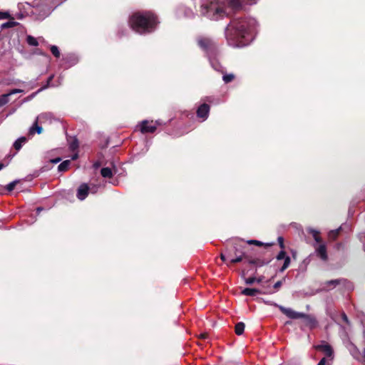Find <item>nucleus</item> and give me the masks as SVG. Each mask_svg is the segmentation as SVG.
Returning <instances> with one entry per match:
<instances>
[{"instance_id":"obj_7","label":"nucleus","mask_w":365,"mask_h":365,"mask_svg":"<svg viewBox=\"0 0 365 365\" xmlns=\"http://www.w3.org/2000/svg\"><path fill=\"white\" fill-rule=\"evenodd\" d=\"M316 349L323 351L325 356L329 358L330 361L334 359V351L331 345L327 342L322 341L320 344L315 346Z\"/></svg>"},{"instance_id":"obj_19","label":"nucleus","mask_w":365,"mask_h":365,"mask_svg":"<svg viewBox=\"0 0 365 365\" xmlns=\"http://www.w3.org/2000/svg\"><path fill=\"white\" fill-rule=\"evenodd\" d=\"M308 232L312 235L313 238L317 242H321V237L319 236V232L318 230H316L313 228H309L307 230Z\"/></svg>"},{"instance_id":"obj_3","label":"nucleus","mask_w":365,"mask_h":365,"mask_svg":"<svg viewBox=\"0 0 365 365\" xmlns=\"http://www.w3.org/2000/svg\"><path fill=\"white\" fill-rule=\"evenodd\" d=\"M158 23L157 17L151 12L135 13L129 20L132 29L140 34L152 32Z\"/></svg>"},{"instance_id":"obj_39","label":"nucleus","mask_w":365,"mask_h":365,"mask_svg":"<svg viewBox=\"0 0 365 365\" xmlns=\"http://www.w3.org/2000/svg\"><path fill=\"white\" fill-rule=\"evenodd\" d=\"M277 241L279 242V245L280 247L282 249H284V239H283V237H279L277 238Z\"/></svg>"},{"instance_id":"obj_42","label":"nucleus","mask_w":365,"mask_h":365,"mask_svg":"<svg viewBox=\"0 0 365 365\" xmlns=\"http://www.w3.org/2000/svg\"><path fill=\"white\" fill-rule=\"evenodd\" d=\"M282 280H280V281H278L277 282L274 284V289H279L282 284Z\"/></svg>"},{"instance_id":"obj_5","label":"nucleus","mask_w":365,"mask_h":365,"mask_svg":"<svg viewBox=\"0 0 365 365\" xmlns=\"http://www.w3.org/2000/svg\"><path fill=\"white\" fill-rule=\"evenodd\" d=\"M197 42L199 47L205 51L210 61L211 56L215 55L217 51L215 42L212 39L205 36L198 37Z\"/></svg>"},{"instance_id":"obj_37","label":"nucleus","mask_w":365,"mask_h":365,"mask_svg":"<svg viewBox=\"0 0 365 365\" xmlns=\"http://www.w3.org/2000/svg\"><path fill=\"white\" fill-rule=\"evenodd\" d=\"M192 15H193V13L190 9H185V11H184L185 16L191 17V16H192Z\"/></svg>"},{"instance_id":"obj_36","label":"nucleus","mask_w":365,"mask_h":365,"mask_svg":"<svg viewBox=\"0 0 365 365\" xmlns=\"http://www.w3.org/2000/svg\"><path fill=\"white\" fill-rule=\"evenodd\" d=\"M23 92H24V91L21 89L15 88V89L11 90L9 93H8V94L10 96L11 95H14L16 93H23Z\"/></svg>"},{"instance_id":"obj_2","label":"nucleus","mask_w":365,"mask_h":365,"mask_svg":"<svg viewBox=\"0 0 365 365\" xmlns=\"http://www.w3.org/2000/svg\"><path fill=\"white\" fill-rule=\"evenodd\" d=\"M240 0H214L201 5V15L210 20L218 21L230 16L241 7Z\"/></svg>"},{"instance_id":"obj_12","label":"nucleus","mask_w":365,"mask_h":365,"mask_svg":"<svg viewBox=\"0 0 365 365\" xmlns=\"http://www.w3.org/2000/svg\"><path fill=\"white\" fill-rule=\"evenodd\" d=\"M89 186L86 183L81 184L77 190V197L80 200H83L88 196Z\"/></svg>"},{"instance_id":"obj_10","label":"nucleus","mask_w":365,"mask_h":365,"mask_svg":"<svg viewBox=\"0 0 365 365\" xmlns=\"http://www.w3.org/2000/svg\"><path fill=\"white\" fill-rule=\"evenodd\" d=\"M277 260L284 259V264L280 268L279 272H283L290 264V257L286 256V252L284 250H281L276 257Z\"/></svg>"},{"instance_id":"obj_31","label":"nucleus","mask_w":365,"mask_h":365,"mask_svg":"<svg viewBox=\"0 0 365 365\" xmlns=\"http://www.w3.org/2000/svg\"><path fill=\"white\" fill-rule=\"evenodd\" d=\"M234 75L230 73L224 75L222 79L225 81V83H229L231 82L234 79Z\"/></svg>"},{"instance_id":"obj_8","label":"nucleus","mask_w":365,"mask_h":365,"mask_svg":"<svg viewBox=\"0 0 365 365\" xmlns=\"http://www.w3.org/2000/svg\"><path fill=\"white\" fill-rule=\"evenodd\" d=\"M140 130L143 133H153L156 130V126L153 121L149 122L147 120H143L140 125Z\"/></svg>"},{"instance_id":"obj_35","label":"nucleus","mask_w":365,"mask_h":365,"mask_svg":"<svg viewBox=\"0 0 365 365\" xmlns=\"http://www.w3.org/2000/svg\"><path fill=\"white\" fill-rule=\"evenodd\" d=\"M257 280V278L255 277H249V278H247L245 279V283L247 284H252L253 283H255Z\"/></svg>"},{"instance_id":"obj_4","label":"nucleus","mask_w":365,"mask_h":365,"mask_svg":"<svg viewBox=\"0 0 365 365\" xmlns=\"http://www.w3.org/2000/svg\"><path fill=\"white\" fill-rule=\"evenodd\" d=\"M279 309L284 314H285L289 319H304L305 326L309 327L310 329L316 328L318 325V322L314 316L307 314L302 312H298L293 310L291 308H286L283 306H279Z\"/></svg>"},{"instance_id":"obj_46","label":"nucleus","mask_w":365,"mask_h":365,"mask_svg":"<svg viewBox=\"0 0 365 365\" xmlns=\"http://www.w3.org/2000/svg\"><path fill=\"white\" fill-rule=\"evenodd\" d=\"M153 123L156 127L163 125V122L160 120H155Z\"/></svg>"},{"instance_id":"obj_21","label":"nucleus","mask_w":365,"mask_h":365,"mask_svg":"<svg viewBox=\"0 0 365 365\" xmlns=\"http://www.w3.org/2000/svg\"><path fill=\"white\" fill-rule=\"evenodd\" d=\"M245 325L243 322H238L235 325V333L237 335H241L243 334L245 330Z\"/></svg>"},{"instance_id":"obj_6","label":"nucleus","mask_w":365,"mask_h":365,"mask_svg":"<svg viewBox=\"0 0 365 365\" xmlns=\"http://www.w3.org/2000/svg\"><path fill=\"white\" fill-rule=\"evenodd\" d=\"M244 245L243 242L242 240L237 241L234 245V250H235V257H232L230 259L231 263H237L240 262L242 260L243 256H244Z\"/></svg>"},{"instance_id":"obj_22","label":"nucleus","mask_w":365,"mask_h":365,"mask_svg":"<svg viewBox=\"0 0 365 365\" xmlns=\"http://www.w3.org/2000/svg\"><path fill=\"white\" fill-rule=\"evenodd\" d=\"M26 42L29 45L33 46H37L38 45V39L30 35L27 36Z\"/></svg>"},{"instance_id":"obj_27","label":"nucleus","mask_w":365,"mask_h":365,"mask_svg":"<svg viewBox=\"0 0 365 365\" xmlns=\"http://www.w3.org/2000/svg\"><path fill=\"white\" fill-rule=\"evenodd\" d=\"M50 49H51L52 54L55 57L58 58L60 56V51H59L58 48L56 46H54V45L51 46Z\"/></svg>"},{"instance_id":"obj_9","label":"nucleus","mask_w":365,"mask_h":365,"mask_svg":"<svg viewBox=\"0 0 365 365\" xmlns=\"http://www.w3.org/2000/svg\"><path fill=\"white\" fill-rule=\"evenodd\" d=\"M111 167H105L101 170V174L103 178H111L114 174H117L118 173L116 165L111 162Z\"/></svg>"},{"instance_id":"obj_52","label":"nucleus","mask_w":365,"mask_h":365,"mask_svg":"<svg viewBox=\"0 0 365 365\" xmlns=\"http://www.w3.org/2000/svg\"><path fill=\"white\" fill-rule=\"evenodd\" d=\"M52 160H62V158L59 156H57V157H55L54 158H53Z\"/></svg>"},{"instance_id":"obj_57","label":"nucleus","mask_w":365,"mask_h":365,"mask_svg":"<svg viewBox=\"0 0 365 365\" xmlns=\"http://www.w3.org/2000/svg\"><path fill=\"white\" fill-rule=\"evenodd\" d=\"M76 61H76V59H75V60H73V64L76 63Z\"/></svg>"},{"instance_id":"obj_14","label":"nucleus","mask_w":365,"mask_h":365,"mask_svg":"<svg viewBox=\"0 0 365 365\" xmlns=\"http://www.w3.org/2000/svg\"><path fill=\"white\" fill-rule=\"evenodd\" d=\"M47 115H48V114L45 113V114H41L36 118L35 123L29 129L30 134H34L35 131H36L37 133H38V134H40L41 133L42 128L41 126L38 125V120L40 119H42L43 118H46Z\"/></svg>"},{"instance_id":"obj_18","label":"nucleus","mask_w":365,"mask_h":365,"mask_svg":"<svg viewBox=\"0 0 365 365\" xmlns=\"http://www.w3.org/2000/svg\"><path fill=\"white\" fill-rule=\"evenodd\" d=\"M26 142V138L25 137H21L14 143V147L16 150H19Z\"/></svg>"},{"instance_id":"obj_38","label":"nucleus","mask_w":365,"mask_h":365,"mask_svg":"<svg viewBox=\"0 0 365 365\" xmlns=\"http://www.w3.org/2000/svg\"><path fill=\"white\" fill-rule=\"evenodd\" d=\"M9 17V14L8 12L0 11V19H6Z\"/></svg>"},{"instance_id":"obj_26","label":"nucleus","mask_w":365,"mask_h":365,"mask_svg":"<svg viewBox=\"0 0 365 365\" xmlns=\"http://www.w3.org/2000/svg\"><path fill=\"white\" fill-rule=\"evenodd\" d=\"M19 180H14V181L11 182L10 183H9V184L6 186L5 189H6V190H7V191L11 192V191H12V190L14 189L15 186H16V185H17V183H19Z\"/></svg>"},{"instance_id":"obj_20","label":"nucleus","mask_w":365,"mask_h":365,"mask_svg":"<svg viewBox=\"0 0 365 365\" xmlns=\"http://www.w3.org/2000/svg\"><path fill=\"white\" fill-rule=\"evenodd\" d=\"M71 161H62V163L58 166V170L59 172H65L68 170L70 167Z\"/></svg>"},{"instance_id":"obj_41","label":"nucleus","mask_w":365,"mask_h":365,"mask_svg":"<svg viewBox=\"0 0 365 365\" xmlns=\"http://www.w3.org/2000/svg\"><path fill=\"white\" fill-rule=\"evenodd\" d=\"M24 6H27L28 7H31V6L29 4H28V3H25V4H24V3H19V4H18V7H19V9L20 10H21V9H22V8H24Z\"/></svg>"},{"instance_id":"obj_44","label":"nucleus","mask_w":365,"mask_h":365,"mask_svg":"<svg viewBox=\"0 0 365 365\" xmlns=\"http://www.w3.org/2000/svg\"><path fill=\"white\" fill-rule=\"evenodd\" d=\"M327 363V360L326 357H324L319 361V362L317 364V365H326Z\"/></svg>"},{"instance_id":"obj_33","label":"nucleus","mask_w":365,"mask_h":365,"mask_svg":"<svg viewBox=\"0 0 365 365\" xmlns=\"http://www.w3.org/2000/svg\"><path fill=\"white\" fill-rule=\"evenodd\" d=\"M247 243L248 245H257V246H262V242H260V241H258V240H247Z\"/></svg>"},{"instance_id":"obj_24","label":"nucleus","mask_w":365,"mask_h":365,"mask_svg":"<svg viewBox=\"0 0 365 365\" xmlns=\"http://www.w3.org/2000/svg\"><path fill=\"white\" fill-rule=\"evenodd\" d=\"M9 97L8 93L0 96V107L6 105L9 101Z\"/></svg>"},{"instance_id":"obj_56","label":"nucleus","mask_w":365,"mask_h":365,"mask_svg":"<svg viewBox=\"0 0 365 365\" xmlns=\"http://www.w3.org/2000/svg\"><path fill=\"white\" fill-rule=\"evenodd\" d=\"M39 40H41V41H43V38L42 37H40V38H39Z\"/></svg>"},{"instance_id":"obj_54","label":"nucleus","mask_w":365,"mask_h":365,"mask_svg":"<svg viewBox=\"0 0 365 365\" xmlns=\"http://www.w3.org/2000/svg\"><path fill=\"white\" fill-rule=\"evenodd\" d=\"M51 163H54V164H56L58 163H59L60 161H57V160H55V161H49Z\"/></svg>"},{"instance_id":"obj_28","label":"nucleus","mask_w":365,"mask_h":365,"mask_svg":"<svg viewBox=\"0 0 365 365\" xmlns=\"http://www.w3.org/2000/svg\"><path fill=\"white\" fill-rule=\"evenodd\" d=\"M210 63L212 66V68L217 71H221V73H223V71H221L220 68H221V66L215 61H212V60H210Z\"/></svg>"},{"instance_id":"obj_17","label":"nucleus","mask_w":365,"mask_h":365,"mask_svg":"<svg viewBox=\"0 0 365 365\" xmlns=\"http://www.w3.org/2000/svg\"><path fill=\"white\" fill-rule=\"evenodd\" d=\"M241 293L242 294L245 296L253 297L256 296L257 294H260L261 292L259 289L255 288H245L244 289L242 290Z\"/></svg>"},{"instance_id":"obj_13","label":"nucleus","mask_w":365,"mask_h":365,"mask_svg":"<svg viewBox=\"0 0 365 365\" xmlns=\"http://www.w3.org/2000/svg\"><path fill=\"white\" fill-rule=\"evenodd\" d=\"M341 283H343V284L344 286H346L349 289H353L352 284L346 279H331V280L327 282L326 284H327V285H329V286L336 287V285H339Z\"/></svg>"},{"instance_id":"obj_45","label":"nucleus","mask_w":365,"mask_h":365,"mask_svg":"<svg viewBox=\"0 0 365 365\" xmlns=\"http://www.w3.org/2000/svg\"><path fill=\"white\" fill-rule=\"evenodd\" d=\"M53 78V75H51V76L48 77V81H47V83H46V86H48V87L51 86V82Z\"/></svg>"},{"instance_id":"obj_49","label":"nucleus","mask_w":365,"mask_h":365,"mask_svg":"<svg viewBox=\"0 0 365 365\" xmlns=\"http://www.w3.org/2000/svg\"><path fill=\"white\" fill-rule=\"evenodd\" d=\"M43 210V207H38L36 208V213L37 214H39L41 212V211Z\"/></svg>"},{"instance_id":"obj_29","label":"nucleus","mask_w":365,"mask_h":365,"mask_svg":"<svg viewBox=\"0 0 365 365\" xmlns=\"http://www.w3.org/2000/svg\"><path fill=\"white\" fill-rule=\"evenodd\" d=\"M99 187H100V185L91 184V185L89 186L88 191L92 194H95L97 192Z\"/></svg>"},{"instance_id":"obj_32","label":"nucleus","mask_w":365,"mask_h":365,"mask_svg":"<svg viewBox=\"0 0 365 365\" xmlns=\"http://www.w3.org/2000/svg\"><path fill=\"white\" fill-rule=\"evenodd\" d=\"M341 230V227L336 229V230H331L330 232H329V237H331V238H336V236L339 235V231Z\"/></svg>"},{"instance_id":"obj_16","label":"nucleus","mask_w":365,"mask_h":365,"mask_svg":"<svg viewBox=\"0 0 365 365\" xmlns=\"http://www.w3.org/2000/svg\"><path fill=\"white\" fill-rule=\"evenodd\" d=\"M38 7H35L34 8V9L31 11V13H33L34 14H37L38 16H37V19L38 20H42L46 16H47L49 14H50V10L48 8V6H43L42 9H41V11L43 12V14H37V12L38 11Z\"/></svg>"},{"instance_id":"obj_30","label":"nucleus","mask_w":365,"mask_h":365,"mask_svg":"<svg viewBox=\"0 0 365 365\" xmlns=\"http://www.w3.org/2000/svg\"><path fill=\"white\" fill-rule=\"evenodd\" d=\"M231 257H232V254L231 251H227V252H226L225 254L222 253L220 255L222 260H223L224 262H225L226 259L228 258L231 259Z\"/></svg>"},{"instance_id":"obj_50","label":"nucleus","mask_w":365,"mask_h":365,"mask_svg":"<svg viewBox=\"0 0 365 365\" xmlns=\"http://www.w3.org/2000/svg\"><path fill=\"white\" fill-rule=\"evenodd\" d=\"M200 337L202 338V339H205L207 337V334H200Z\"/></svg>"},{"instance_id":"obj_48","label":"nucleus","mask_w":365,"mask_h":365,"mask_svg":"<svg viewBox=\"0 0 365 365\" xmlns=\"http://www.w3.org/2000/svg\"><path fill=\"white\" fill-rule=\"evenodd\" d=\"M78 158V154L75 153L72 157H71V159L72 160H77Z\"/></svg>"},{"instance_id":"obj_55","label":"nucleus","mask_w":365,"mask_h":365,"mask_svg":"<svg viewBox=\"0 0 365 365\" xmlns=\"http://www.w3.org/2000/svg\"><path fill=\"white\" fill-rule=\"evenodd\" d=\"M262 282V279H257L255 282L260 283Z\"/></svg>"},{"instance_id":"obj_25","label":"nucleus","mask_w":365,"mask_h":365,"mask_svg":"<svg viewBox=\"0 0 365 365\" xmlns=\"http://www.w3.org/2000/svg\"><path fill=\"white\" fill-rule=\"evenodd\" d=\"M78 147V142L76 138L72 139L69 143V148L72 151L76 150Z\"/></svg>"},{"instance_id":"obj_58","label":"nucleus","mask_w":365,"mask_h":365,"mask_svg":"<svg viewBox=\"0 0 365 365\" xmlns=\"http://www.w3.org/2000/svg\"><path fill=\"white\" fill-rule=\"evenodd\" d=\"M250 263H252V264H254V263H255V262H254V261H250Z\"/></svg>"},{"instance_id":"obj_40","label":"nucleus","mask_w":365,"mask_h":365,"mask_svg":"<svg viewBox=\"0 0 365 365\" xmlns=\"http://www.w3.org/2000/svg\"><path fill=\"white\" fill-rule=\"evenodd\" d=\"M264 302L266 304H268V305H272V306H274V307H277L279 308V304H277V303L274 302H272V301H269V300H264Z\"/></svg>"},{"instance_id":"obj_47","label":"nucleus","mask_w":365,"mask_h":365,"mask_svg":"<svg viewBox=\"0 0 365 365\" xmlns=\"http://www.w3.org/2000/svg\"><path fill=\"white\" fill-rule=\"evenodd\" d=\"M100 166V163L98 161H96L93 165V167L94 169H98V167Z\"/></svg>"},{"instance_id":"obj_15","label":"nucleus","mask_w":365,"mask_h":365,"mask_svg":"<svg viewBox=\"0 0 365 365\" xmlns=\"http://www.w3.org/2000/svg\"><path fill=\"white\" fill-rule=\"evenodd\" d=\"M316 254L317 255L320 257L323 261H326L328 258L327 253V248L325 245L322 244L319 245L316 248Z\"/></svg>"},{"instance_id":"obj_53","label":"nucleus","mask_w":365,"mask_h":365,"mask_svg":"<svg viewBox=\"0 0 365 365\" xmlns=\"http://www.w3.org/2000/svg\"><path fill=\"white\" fill-rule=\"evenodd\" d=\"M4 187H3L1 185H0V194L2 193V192L4 191Z\"/></svg>"},{"instance_id":"obj_23","label":"nucleus","mask_w":365,"mask_h":365,"mask_svg":"<svg viewBox=\"0 0 365 365\" xmlns=\"http://www.w3.org/2000/svg\"><path fill=\"white\" fill-rule=\"evenodd\" d=\"M17 24H18V23L16 21H9L2 24L1 26V29L13 28V27L16 26Z\"/></svg>"},{"instance_id":"obj_34","label":"nucleus","mask_w":365,"mask_h":365,"mask_svg":"<svg viewBox=\"0 0 365 365\" xmlns=\"http://www.w3.org/2000/svg\"><path fill=\"white\" fill-rule=\"evenodd\" d=\"M48 88V86H42L41 88H40L36 92L32 93L29 97V99H31L33 98L34 96H36L38 93H39L40 92L43 91V90H45L46 88Z\"/></svg>"},{"instance_id":"obj_43","label":"nucleus","mask_w":365,"mask_h":365,"mask_svg":"<svg viewBox=\"0 0 365 365\" xmlns=\"http://www.w3.org/2000/svg\"><path fill=\"white\" fill-rule=\"evenodd\" d=\"M341 318L344 322H345L346 324L349 323V319L345 313H342Z\"/></svg>"},{"instance_id":"obj_11","label":"nucleus","mask_w":365,"mask_h":365,"mask_svg":"<svg viewBox=\"0 0 365 365\" xmlns=\"http://www.w3.org/2000/svg\"><path fill=\"white\" fill-rule=\"evenodd\" d=\"M209 111L210 106L206 103H203L197 108V115L198 118H202V121H204L207 118Z\"/></svg>"},{"instance_id":"obj_51","label":"nucleus","mask_w":365,"mask_h":365,"mask_svg":"<svg viewBox=\"0 0 365 365\" xmlns=\"http://www.w3.org/2000/svg\"><path fill=\"white\" fill-rule=\"evenodd\" d=\"M6 165H4V164H3V163H0V170H1L3 168H4V167H6Z\"/></svg>"},{"instance_id":"obj_1","label":"nucleus","mask_w":365,"mask_h":365,"mask_svg":"<svg viewBox=\"0 0 365 365\" xmlns=\"http://www.w3.org/2000/svg\"><path fill=\"white\" fill-rule=\"evenodd\" d=\"M258 24L252 17L232 19L225 30L228 43L233 47H243L253 39Z\"/></svg>"}]
</instances>
